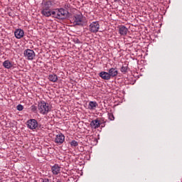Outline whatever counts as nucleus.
Segmentation results:
<instances>
[{"mask_svg": "<svg viewBox=\"0 0 182 182\" xmlns=\"http://www.w3.org/2000/svg\"><path fill=\"white\" fill-rule=\"evenodd\" d=\"M69 16V11L63 8L55 9L53 11V18L56 19H66Z\"/></svg>", "mask_w": 182, "mask_h": 182, "instance_id": "obj_1", "label": "nucleus"}, {"mask_svg": "<svg viewBox=\"0 0 182 182\" xmlns=\"http://www.w3.org/2000/svg\"><path fill=\"white\" fill-rule=\"evenodd\" d=\"M38 109L39 113L43 115H46L48 113H49V112L52 111V107H50L49 103L45 101L38 102Z\"/></svg>", "mask_w": 182, "mask_h": 182, "instance_id": "obj_2", "label": "nucleus"}, {"mask_svg": "<svg viewBox=\"0 0 182 182\" xmlns=\"http://www.w3.org/2000/svg\"><path fill=\"white\" fill-rule=\"evenodd\" d=\"M73 23L75 25H77L78 26H84L85 23H87V21H86V17H84L82 14H75L73 16Z\"/></svg>", "mask_w": 182, "mask_h": 182, "instance_id": "obj_3", "label": "nucleus"}, {"mask_svg": "<svg viewBox=\"0 0 182 182\" xmlns=\"http://www.w3.org/2000/svg\"><path fill=\"white\" fill-rule=\"evenodd\" d=\"M100 29L99 21L92 22L89 26V31L91 33H97Z\"/></svg>", "mask_w": 182, "mask_h": 182, "instance_id": "obj_4", "label": "nucleus"}, {"mask_svg": "<svg viewBox=\"0 0 182 182\" xmlns=\"http://www.w3.org/2000/svg\"><path fill=\"white\" fill-rule=\"evenodd\" d=\"M23 55L25 59H26L27 60H33L35 59V56H36V53H35V51L31 49L25 50Z\"/></svg>", "mask_w": 182, "mask_h": 182, "instance_id": "obj_5", "label": "nucleus"}, {"mask_svg": "<svg viewBox=\"0 0 182 182\" xmlns=\"http://www.w3.org/2000/svg\"><path fill=\"white\" fill-rule=\"evenodd\" d=\"M27 127L31 130H35L38 127V121L35 119H31L27 121Z\"/></svg>", "mask_w": 182, "mask_h": 182, "instance_id": "obj_6", "label": "nucleus"}, {"mask_svg": "<svg viewBox=\"0 0 182 182\" xmlns=\"http://www.w3.org/2000/svg\"><path fill=\"white\" fill-rule=\"evenodd\" d=\"M100 124H103L102 121L99 119H94L90 122V127L92 129H99L100 127Z\"/></svg>", "mask_w": 182, "mask_h": 182, "instance_id": "obj_7", "label": "nucleus"}, {"mask_svg": "<svg viewBox=\"0 0 182 182\" xmlns=\"http://www.w3.org/2000/svg\"><path fill=\"white\" fill-rule=\"evenodd\" d=\"M51 172L54 176H58L60 173V166L59 164H55L51 166Z\"/></svg>", "mask_w": 182, "mask_h": 182, "instance_id": "obj_8", "label": "nucleus"}, {"mask_svg": "<svg viewBox=\"0 0 182 182\" xmlns=\"http://www.w3.org/2000/svg\"><path fill=\"white\" fill-rule=\"evenodd\" d=\"M55 141L57 144H63V141H65V135L63 134H57Z\"/></svg>", "mask_w": 182, "mask_h": 182, "instance_id": "obj_9", "label": "nucleus"}, {"mask_svg": "<svg viewBox=\"0 0 182 182\" xmlns=\"http://www.w3.org/2000/svg\"><path fill=\"white\" fill-rule=\"evenodd\" d=\"M41 14L43 16H46V18H49V16L53 15V11L51 9H41Z\"/></svg>", "mask_w": 182, "mask_h": 182, "instance_id": "obj_10", "label": "nucleus"}, {"mask_svg": "<svg viewBox=\"0 0 182 182\" xmlns=\"http://www.w3.org/2000/svg\"><path fill=\"white\" fill-rule=\"evenodd\" d=\"M108 73L111 78L116 77V76L119 75V71L117 70V68H112L108 70Z\"/></svg>", "mask_w": 182, "mask_h": 182, "instance_id": "obj_11", "label": "nucleus"}, {"mask_svg": "<svg viewBox=\"0 0 182 182\" xmlns=\"http://www.w3.org/2000/svg\"><path fill=\"white\" fill-rule=\"evenodd\" d=\"M99 76L104 80H110V79H112L109 74V72L107 73V72L102 71L101 73H100Z\"/></svg>", "mask_w": 182, "mask_h": 182, "instance_id": "obj_12", "label": "nucleus"}, {"mask_svg": "<svg viewBox=\"0 0 182 182\" xmlns=\"http://www.w3.org/2000/svg\"><path fill=\"white\" fill-rule=\"evenodd\" d=\"M14 35L16 39H21V38H23V35H25V32H23V30L22 29H16L14 32Z\"/></svg>", "mask_w": 182, "mask_h": 182, "instance_id": "obj_13", "label": "nucleus"}, {"mask_svg": "<svg viewBox=\"0 0 182 182\" xmlns=\"http://www.w3.org/2000/svg\"><path fill=\"white\" fill-rule=\"evenodd\" d=\"M51 1H44L42 3V9H50L52 8Z\"/></svg>", "mask_w": 182, "mask_h": 182, "instance_id": "obj_14", "label": "nucleus"}, {"mask_svg": "<svg viewBox=\"0 0 182 182\" xmlns=\"http://www.w3.org/2000/svg\"><path fill=\"white\" fill-rule=\"evenodd\" d=\"M128 31L129 29L124 26H121L119 28V33L122 36H126Z\"/></svg>", "mask_w": 182, "mask_h": 182, "instance_id": "obj_15", "label": "nucleus"}, {"mask_svg": "<svg viewBox=\"0 0 182 182\" xmlns=\"http://www.w3.org/2000/svg\"><path fill=\"white\" fill-rule=\"evenodd\" d=\"M97 106H99V105L95 101H90L88 104L87 109L89 110H96Z\"/></svg>", "mask_w": 182, "mask_h": 182, "instance_id": "obj_16", "label": "nucleus"}, {"mask_svg": "<svg viewBox=\"0 0 182 182\" xmlns=\"http://www.w3.org/2000/svg\"><path fill=\"white\" fill-rule=\"evenodd\" d=\"M48 80H50V82H53V83H55V82H58V75L55 74L49 75Z\"/></svg>", "mask_w": 182, "mask_h": 182, "instance_id": "obj_17", "label": "nucleus"}, {"mask_svg": "<svg viewBox=\"0 0 182 182\" xmlns=\"http://www.w3.org/2000/svg\"><path fill=\"white\" fill-rule=\"evenodd\" d=\"M3 66L6 68V69H11V68H12V63L9 62V60H5L3 63Z\"/></svg>", "mask_w": 182, "mask_h": 182, "instance_id": "obj_18", "label": "nucleus"}, {"mask_svg": "<svg viewBox=\"0 0 182 182\" xmlns=\"http://www.w3.org/2000/svg\"><path fill=\"white\" fill-rule=\"evenodd\" d=\"M127 70H129V67L123 65L121 68V72L122 73H124V75H126L127 73Z\"/></svg>", "mask_w": 182, "mask_h": 182, "instance_id": "obj_19", "label": "nucleus"}, {"mask_svg": "<svg viewBox=\"0 0 182 182\" xmlns=\"http://www.w3.org/2000/svg\"><path fill=\"white\" fill-rule=\"evenodd\" d=\"M71 147H77L79 146V144L75 140H73L70 143Z\"/></svg>", "mask_w": 182, "mask_h": 182, "instance_id": "obj_20", "label": "nucleus"}, {"mask_svg": "<svg viewBox=\"0 0 182 182\" xmlns=\"http://www.w3.org/2000/svg\"><path fill=\"white\" fill-rule=\"evenodd\" d=\"M107 114H108L109 120H111V121L114 120V115H113L112 112H109Z\"/></svg>", "mask_w": 182, "mask_h": 182, "instance_id": "obj_21", "label": "nucleus"}, {"mask_svg": "<svg viewBox=\"0 0 182 182\" xmlns=\"http://www.w3.org/2000/svg\"><path fill=\"white\" fill-rule=\"evenodd\" d=\"M16 109L18 112H22V110H23V105L19 104L17 105Z\"/></svg>", "mask_w": 182, "mask_h": 182, "instance_id": "obj_22", "label": "nucleus"}, {"mask_svg": "<svg viewBox=\"0 0 182 182\" xmlns=\"http://www.w3.org/2000/svg\"><path fill=\"white\" fill-rule=\"evenodd\" d=\"M70 8V4L67 3L64 5V9L65 11H68Z\"/></svg>", "mask_w": 182, "mask_h": 182, "instance_id": "obj_23", "label": "nucleus"}, {"mask_svg": "<svg viewBox=\"0 0 182 182\" xmlns=\"http://www.w3.org/2000/svg\"><path fill=\"white\" fill-rule=\"evenodd\" d=\"M31 112H36V110H38V107L36 105H31Z\"/></svg>", "mask_w": 182, "mask_h": 182, "instance_id": "obj_24", "label": "nucleus"}, {"mask_svg": "<svg viewBox=\"0 0 182 182\" xmlns=\"http://www.w3.org/2000/svg\"><path fill=\"white\" fill-rule=\"evenodd\" d=\"M101 122H102V123H103V124H100L101 127H105V123H106V122H105V121H101Z\"/></svg>", "mask_w": 182, "mask_h": 182, "instance_id": "obj_25", "label": "nucleus"}, {"mask_svg": "<svg viewBox=\"0 0 182 182\" xmlns=\"http://www.w3.org/2000/svg\"><path fill=\"white\" fill-rule=\"evenodd\" d=\"M56 182H62L60 179H58Z\"/></svg>", "mask_w": 182, "mask_h": 182, "instance_id": "obj_26", "label": "nucleus"}, {"mask_svg": "<svg viewBox=\"0 0 182 182\" xmlns=\"http://www.w3.org/2000/svg\"><path fill=\"white\" fill-rule=\"evenodd\" d=\"M0 182H2V179L0 178Z\"/></svg>", "mask_w": 182, "mask_h": 182, "instance_id": "obj_27", "label": "nucleus"}]
</instances>
